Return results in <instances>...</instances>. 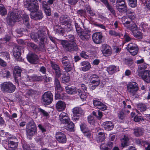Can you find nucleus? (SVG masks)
I'll use <instances>...</instances> for the list:
<instances>
[{
	"mask_svg": "<svg viewBox=\"0 0 150 150\" xmlns=\"http://www.w3.org/2000/svg\"><path fill=\"white\" fill-rule=\"evenodd\" d=\"M87 11L90 13L91 16H93L95 15V12L93 10H91V7L89 6H88L86 7Z\"/></svg>",
	"mask_w": 150,
	"mask_h": 150,
	"instance_id": "56",
	"label": "nucleus"
},
{
	"mask_svg": "<svg viewBox=\"0 0 150 150\" xmlns=\"http://www.w3.org/2000/svg\"><path fill=\"white\" fill-rule=\"evenodd\" d=\"M101 50L104 55L105 56L110 55L112 52L111 47L106 44L102 45Z\"/></svg>",
	"mask_w": 150,
	"mask_h": 150,
	"instance_id": "19",
	"label": "nucleus"
},
{
	"mask_svg": "<svg viewBox=\"0 0 150 150\" xmlns=\"http://www.w3.org/2000/svg\"><path fill=\"white\" fill-rule=\"evenodd\" d=\"M123 25L127 28L131 30H133L134 28H136V25L134 22H132L130 24V22L128 20L126 21Z\"/></svg>",
	"mask_w": 150,
	"mask_h": 150,
	"instance_id": "29",
	"label": "nucleus"
},
{
	"mask_svg": "<svg viewBox=\"0 0 150 150\" xmlns=\"http://www.w3.org/2000/svg\"><path fill=\"white\" fill-rule=\"evenodd\" d=\"M66 107L65 103L62 101H58L56 104V108L59 112H61L65 110Z\"/></svg>",
	"mask_w": 150,
	"mask_h": 150,
	"instance_id": "24",
	"label": "nucleus"
},
{
	"mask_svg": "<svg viewBox=\"0 0 150 150\" xmlns=\"http://www.w3.org/2000/svg\"><path fill=\"white\" fill-rule=\"evenodd\" d=\"M56 77L54 81V85L55 87V89L56 91H57L58 92H60L62 91V88L61 86L60 83L59 81L57 79V77Z\"/></svg>",
	"mask_w": 150,
	"mask_h": 150,
	"instance_id": "33",
	"label": "nucleus"
},
{
	"mask_svg": "<svg viewBox=\"0 0 150 150\" xmlns=\"http://www.w3.org/2000/svg\"><path fill=\"white\" fill-rule=\"evenodd\" d=\"M40 112H41L42 113V114H43L44 116H45L47 117H48V113L47 112L45 111L44 110H42L41 109H40Z\"/></svg>",
	"mask_w": 150,
	"mask_h": 150,
	"instance_id": "58",
	"label": "nucleus"
},
{
	"mask_svg": "<svg viewBox=\"0 0 150 150\" xmlns=\"http://www.w3.org/2000/svg\"><path fill=\"white\" fill-rule=\"evenodd\" d=\"M97 141L98 142H102L105 139V137L104 133L102 132H100L96 138Z\"/></svg>",
	"mask_w": 150,
	"mask_h": 150,
	"instance_id": "39",
	"label": "nucleus"
},
{
	"mask_svg": "<svg viewBox=\"0 0 150 150\" xmlns=\"http://www.w3.org/2000/svg\"><path fill=\"white\" fill-rule=\"evenodd\" d=\"M62 63L64 69L67 72H69L72 69V66L66 57H64L62 59Z\"/></svg>",
	"mask_w": 150,
	"mask_h": 150,
	"instance_id": "16",
	"label": "nucleus"
},
{
	"mask_svg": "<svg viewBox=\"0 0 150 150\" xmlns=\"http://www.w3.org/2000/svg\"><path fill=\"white\" fill-rule=\"evenodd\" d=\"M88 122L91 125H93L95 123L94 118L91 116H89L88 117Z\"/></svg>",
	"mask_w": 150,
	"mask_h": 150,
	"instance_id": "54",
	"label": "nucleus"
},
{
	"mask_svg": "<svg viewBox=\"0 0 150 150\" xmlns=\"http://www.w3.org/2000/svg\"><path fill=\"white\" fill-rule=\"evenodd\" d=\"M73 114L72 118L75 121L79 119L78 117L84 114L83 110L80 107H76L73 109Z\"/></svg>",
	"mask_w": 150,
	"mask_h": 150,
	"instance_id": "13",
	"label": "nucleus"
},
{
	"mask_svg": "<svg viewBox=\"0 0 150 150\" xmlns=\"http://www.w3.org/2000/svg\"><path fill=\"white\" fill-rule=\"evenodd\" d=\"M6 63L2 59L0 58V65L5 67L6 66Z\"/></svg>",
	"mask_w": 150,
	"mask_h": 150,
	"instance_id": "63",
	"label": "nucleus"
},
{
	"mask_svg": "<svg viewBox=\"0 0 150 150\" xmlns=\"http://www.w3.org/2000/svg\"><path fill=\"white\" fill-rule=\"evenodd\" d=\"M69 75L67 73H66L62 78V82L64 83H68L69 81Z\"/></svg>",
	"mask_w": 150,
	"mask_h": 150,
	"instance_id": "44",
	"label": "nucleus"
},
{
	"mask_svg": "<svg viewBox=\"0 0 150 150\" xmlns=\"http://www.w3.org/2000/svg\"><path fill=\"white\" fill-rule=\"evenodd\" d=\"M83 132L84 135L87 137L90 138L91 136V133L89 131H87L86 130V131H83Z\"/></svg>",
	"mask_w": 150,
	"mask_h": 150,
	"instance_id": "57",
	"label": "nucleus"
},
{
	"mask_svg": "<svg viewBox=\"0 0 150 150\" xmlns=\"http://www.w3.org/2000/svg\"><path fill=\"white\" fill-rule=\"evenodd\" d=\"M59 119L60 122L64 124H66L70 120L68 114L63 112H61L59 115Z\"/></svg>",
	"mask_w": 150,
	"mask_h": 150,
	"instance_id": "18",
	"label": "nucleus"
},
{
	"mask_svg": "<svg viewBox=\"0 0 150 150\" xmlns=\"http://www.w3.org/2000/svg\"><path fill=\"white\" fill-rule=\"evenodd\" d=\"M137 107L138 109L140 110L141 112L144 111L146 109L145 105L142 103L138 104L137 105Z\"/></svg>",
	"mask_w": 150,
	"mask_h": 150,
	"instance_id": "48",
	"label": "nucleus"
},
{
	"mask_svg": "<svg viewBox=\"0 0 150 150\" xmlns=\"http://www.w3.org/2000/svg\"><path fill=\"white\" fill-rule=\"evenodd\" d=\"M56 138L57 141L61 143H65L67 141V138L65 135L61 132H57Z\"/></svg>",
	"mask_w": 150,
	"mask_h": 150,
	"instance_id": "20",
	"label": "nucleus"
},
{
	"mask_svg": "<svg viewBox=\"0 0 150 150\" xmlns=\"http://www.w3.org/2000/svg\"><path fill=\"white\" fill-rule=\"evenodd\" d=\"M31 38L35 42L38 41L39 38L42 42H46V36L40 31H38V33H32L30 35Z\"/></svg>",
	"mask_w": 150,
	"mask_h": 150,
	"instance_id": "11",
	"label": "nucleus"
},
{
	"mask_svg": "<svg viewBox=\"0 0 150 150\" xmlns=\"http://www.w3.org/2000/svg\"><path fill=\"white\" fill-rule=\"evenodd\" d=\"M84 77L86 80L89 81V87L92 90L95 89L96 87L100 84L99 77L96 74L86 73Z\"/></svg>",
	"mask_w": 150,
	"mask_h": 150,
	"instance_id": "1",
	"label": "nucleus"
},
{
	"mask_svg": "<svg viewBox=\"0 0 150 150\" xmlns=\"http://www.w3.org/2000/svg\"><path fill=\"white\" fill-rule=\"evenodd\" d=\"M127 92L131 95L134 96L139 89L137 83L134 82H131L127 85Z\"/></svg>",
	"mask_w": 150,
	"mask_h": 150,
	"instance_id": "8",
	"label": "nucleus"
},
{
	"mask_svg": "<svg viewBox=\"0 0 150 150\" xmlns=\"http://www.w3.org/2000/svg\"><path fill=\"white\" fill-rule=\"evenodd\" d=\"M54 29L57 33H60L64 32L63 28L59 25H56L54 26Z\"/></svg>",
	"mask_w": 150,
	"mask_h": 150,
	"instance_id": "42",
	"label": "nucleus"
},
{
	"mask_svg": "<svg viewBox=\"0 0 150 150\" xmlns=\"http://www.w3.org/2000/svg\"><path fill=\"white\" fill-rule=\"evenodd\" d=\"M27 57L28 61L31 63L35 64L37 62L38 57L35 54L29 53Z\"/></svg>",
	"mask_w": 150,
	"mask_h": 150,
	"instance_id": "25",
	"label": "nucleus"
},
{
	"mask_svg": "<svg viewBox=\"0 0 150 150\" xmlns=\"http://www.w3.org/2000/svg\"><path fill=\"white\" fill-rule=\"evenodd\" d=\"M0 87L1 90L3 92L10 93L13 92L16 89L15 86L10 82L2 83L0 85Z\"/></svg>",
	"mask_w": 150,
	"mask_h": 150,
	"instance_id": "5",
	"label": "nucleus"
},
{
	"mask_svg": "<svg viewBox=\"0 0 150 150\" xmlns=\"http://www.w3.org/2000/svg\"><path fill=\"white\" fill-rule=\"evenodd\" d=\"M134 120L135 122H138L140 121H143L144 120L142 117H138L137 116H136L134 118Z\"/></svg>",
	"mask_w": 150,
	"mask_h": 150,
	"instance_id": "55",
	"label": "nucleus"
},
{
	"mask_svg": "<svg viewBox=\"0 0 150 150\" xmlns=\"http://www.w3.org/2000/svg\"><path fill=\"white\" fill-rule=\"evenodd\" d=\"M43 7L46 15L48 16H50L51 14L50 9L45 1L43 3Z\"/></svg>",
	"mask_w": 150,
	"mask_h": 150,
	"instance_id": "35",
	"label": "nucleus"
},
{
	"mask_svg": "<svg viewBox=\"0 0 150 150\" xmlns=\"http://www.w3.org/2000/svg\"><path fill=\"white\" fill-rule=\"evenodd\" d=\"M30 15L32 19L37 20L41 19L43 16L42 13L40 10L30 13Z\"/></svg>",
	"mask_w": 150,
	"mask_h": 150,
	"instance_id": "21",
	"label": "nucleus"
},
{
	"mask_svg": "<svg viewBox=\"0 0 150 150\" xmlns=\"http://www.w3.org/2000/svg\"><path fill=\"white\" fill-rule=\"evenodd\" d=\"M109 34L112 36H118L119 37L121 38L122 36H123V35L122 34L118 33L116 32L115 31L112 30H110L109 32Z\"/></svg>",
	"mask_w": 150,
	"mask_h": 150,
	"instance_id": "47",
	"label": "nucleus"
},
{
	"mask_svg": "<svg viewBox=\"0 0 150 150\" xmlns=\"http://www.w3.org/2000/svg\"><path fill=\"white\" fill-rule=\"evenodd\" d=\"M77 29V32L80 38L83 40H88L90 38V31L89 30H84L83 31L80 28Z\"/></svg>",
	"mask_w": 150,
	"mask_h": 150,
	"instance_id": "10",
	"label": "nucleus"
},
{
	"mask_svg": "<svg viewBox=\"0 0 150 150\" xmlns=\"http://www.w3.org/2000/svg\"><path fill=\"white\" fill-rule=\"evenodd\" d=\"M66 92L69 94H74L77 93L80 94L81 90L74 87L67 86L65 88Z\"/></svg>",
	"mask_w": 150,
	"mask_h": 150,
	"instance_id": "22",
	"label": "nucleus"
},
{
	"mask_svg": "<svg viewBox=\"0 0 150 150\" xmlns=\"http://www.w3.org/2000/svg\"><path fill=\"white\" fill-rule=\"evenodd\" d=\"M7 13V11L3 5L0 6V14L2 16H4Z\"/></svg>",
	"mask_w": 150,
	"mask_h": 150,
	"instance_id": "45",
	"label": "nucleus"
},
{
	"mask_svg": "<svg viewBox=\"0 0 150 150\" xmlns=\"http://www.w3.org/2000/svg\"><path fill=\"white\" fill-rule=\"evenodd\" d=\"M127 14L130 19L133 20L135 18V13L131 11H128L127 12Z\"/></svg>",
	"mask_w": 150,
	"mask_h": 150,
	"instance_id": "51",
	"label": "nucleus"
},
{
	"mask_svg": "<svg viewBox=\"0 0 150 150\" xmlns=\"http://www.w3.org/2000/svg\"><path fill=\"white\" fill-rule=\"evenodd\" d=\"M1 55L4 57L6 58L7 59L9 58V54L7 52H4L2 53Z\"/></svg>",
	"mask_w": 150,
	"mask_h": 150,
	"instance_id": "60",
	"label": "nucleus"
},
{
	"mask_svg": "<svg viewBox=\"0 0 150 150\" xmlns=\"http://www.w3.org/2000/svg\"><path fill=\"white\" fill-rule=\"evenodd\" d=\"M143 132V130L141 128L136 127L134 129V134L137 137H139L142 135Z\"/></svg>",
	"mask_w": 150,
	"mask_h": 150,
	"instance_id": "38",
	"label": "nucleus"
},
{
	"mask_svg": "<svg viewBox=\"0 0 150 150\" xmlns=\"http://www.w3.org/2000/svg\"><path fill=\"white\" fill-rule=\"evenodd\" d=\"M36 141L41 145L43 144V139L40 137H38L36 138Z\"/></svg>",
	"mask_w": 150,
	"mask_h": 150,
	"instance_id": "59",
	"label": "nucleus"
},
{
	"mask_svg": "<svg viewBox=\"0 0 150 150\" xmlns=\"http://www.w3.org/2000/svg\"><path fill=\"white\" fill-rule=\"evenodd\" d=\"M87 94V93L85 92H83L81 91L80 94L79 95L80 96V98L82 99V100L84 101L86 100Z\"/></svg>",
	"mask_w": 150,
	"mask_h": 150,
	"instance_id": "50",
	"label": "nucleus"
},
{
	"mask_svg": "<svg viewBox=\"0 0 150 150\" xmlns=\"http://www.w3.org/2000/svg\"><path fill=\"white\" fill-rule=\"evenodd\" d=\"M129 143V139L127 136H124L121 139L122 146L123 147L128 146Z\"/></svg>",
	"mask_w": 150,
	"mask_h": 150,
	"instance_id": "36",
	"label": "nucleus"
},
{
	"mask_svg": "<svg viewBox=\"0 0 150 150\" xmlns=\"http://www.w3.org/2000/svg\"><path fill=\"white\" fill-rule=\"evenodd\" d=\"M147 67L146 65H140L138 70V76L141 77L145 82L150 83V71H144Z\"/></svg>",
	"mask_w": 150,
	"mask_h": 150,
	"instance_id": "3",
	"label": "nucleus"
},
{
	"mask_svg": "<svg viewBox=\"0 0 150 150\" xmlns=\"http://www.w3.org/2000/svg\"><path fill=\"white\" fill-rule=\"evenodd\" d=\"M51 63L52 68L55 70L56 76L59 77L62 74V72L59 67L55 63Z\"/></svg>",
	"mask_w": 150,
	"mask_h": 150,
	"instance_id": "28",
	"label": "nucleus"
},
{
	"mask_svg": "<svg viewBox=\"0 0 150 150\" xmlns=\"http://www.w3.org/2000/svg\"><path fill=\"white\" fill-rule=\"evenodd\" d=\"M129 4L132 7H134L137 6V0H128Z\"/></svg>",
	"mask_w": 150,
	"mask_h": 150,
	"instance_id": "52",
	"label": "nucleus"
},
{
	"mask_svg": "<svg viewBox=\"0 0 150 150\" xmlns=\"http://www.w3.org/2000/svg\"><path fill=\"white\" fill-rule=\"evenodd\" d=\"M11 38V35H10V36H9L8 35H7L4 38V40L5 41H6V42L8 41Z\"/></svg>",
	"mask_w": 150,
	"mask_h": 150,
	"instance_id": "64",
	"label": "nucleus"
},
{
	"mask_svg": "<svg viewBox=\"0 0 150 150\" xmlns=\"http://www.w3.org/2000/svg\"><path fill=\"white\" fill-rule=\"evenodd\" d=\"M21 70L19 67L16 66L14 67L13 71V75L15 80L18 77V76H21Z\"/></svg>",
	"mask_w": 150,
	"mask_h": 150,
	"instance_id": "34",
	"label": "nucleus"
},
{
	"mask_svg": "<svg viewBox=\"0 0 150 150\" xmlns=\"http://www.w3.org/2000/svg\"><path fill=\"white\" fill-rule=\"evenodd\" d=\"M117 8L120 12H126L127 11L125 0H117L116 3Z\"/></svg>",
	"mask_w": 150,
	"mask_h": 150,
	"instance_id": "14",
	"label": "nucleus"
},
{
	"mask_svg": "<svg viewBox=\"0 0 150 150\" xmlns=\"http://www.w3.org/2000/svg\"><path fill=\"white\" fill-rule=\"evenodd\" d=\"M141 28H142L143 32H148V27L147 24L144 22L141 23Z\"/></svg>",
	"mask_w": 150,
	"mask_h": 150,
	"instance_id": "49",
	"label": "nucleus"
},
{
	"mask_svg": "<svg viewBox=\"0 0 150 150\" xmlns=\"http://www.w3.org/2000/svg\"><path fill=\"white\" fill-rule=\"evenodd\" d=\"M68 41L67 40L61 41V44L63 47L68 51L76 50L77 47L75 42V38L73 35H69L68 37Z\"/></svg>",
	"mask_w": 150,
	"mask_h": 150,
	"instance_id": "2",
	"label": "nucleus"
},
{
	"mask_svg": "<svg viewBox=\"0 0 150 150\" xmlns=\"http://www.w3.org/2000/svg\"><path fill=\"white\" fill-rule=\"evenodd\" d=\"M13 54L16 59L19 58L21 55V51L20 49L16 47L14 48L13 50Z\"/></svg>",
	"mask_w": 150,
	"mask_h": 150,
	"instance_id": "40",
	"label": "nucleus"
},
{
	"mask_svg": "<svg viewBox=\"0 0 150 150\" xmlns=\"http://www.w3.org/2000/svg\"><path fill=\"white\" fill-rule=\"evenodd\" d=\"M25 5L31 13L36 12L38 9L37 1L35 0H28L26 2Z\"/></svg>",
	"mask_w": 150,
	"mask_h": 150,
	"instance_id": "6",
	"label": "nucleus"
},
{
	"mask_svg": "<svg viewBox=\"0 0 150 150\" xmlns=\"http://www.w3.org/2000/svg\"><path fill=\"white\" fill-rule=\"evenodd\" d=\"M3 145L7 150H12L16 149L18 146L16 142L12 141H4L3 142Z\"/></svg>",
	"mask_w": 150,
	"mask_h": 150,
	"instance_id": "12",
	"label": "nucleus"
},
{
	"mask_svg": "<svg viewBox=\"0 0 150 150\" xmlns=\"http://www.w3.org/2000/svg\"><path fill=\"white\" fill-rule=\"evenodd\" d=\"M66 124H67V126L66 128L67 130L70 131L73 130L74 127V124L70 120Z\"/></svg>",
	"mask_w": 150,
	"mask_h": 150,
	"instance_id": "41",
	"label": "nucleus"
},
{
	"mask_svg": "<svg viewBox=\"0 0 150 150\" xmlns=\"http://www.w3.org/2000/svg\"><path fill=\"white\" fill-rule=\"evenodd\" d=\"M53 95L50 91L45 92L42 96V100L44 104L48 105L52 102Z\"/></svg>",
	"mask_w": 150,
	"mask_h": 150,
	"instance_id": "9",
	"label": "nucleus"
},
{
	"mask_svg": "<svg viewBox=\"0 0 150 150\" xmlns=\"http://www.w3.org/2000/svg\"><path fill=\"white\" fill-rule=\"evenodd\" d=\"M81 65L83 66L81 68L82 71H86L89 70L91 68V65L88 62L83 61L81 63Z\"/></svg>",
	"mask_w": 150,
	"mask_h": 150,
	"instance_id": "27",
	"label": "nucleus"
},
{
	"mask_svg": "<svg viewBox=\"0 0 150 150\" xmlns=\"http://www.w3.org/2000/svg\"><path fill=\"white\" fill-rule=\"evenodd\" d=\"M60 22L62 24H66L68 25V26L70 27V20L69 18L67 16H62L60 18Z\"/></svg>",
	"mask_w": 150,
	"mask_h": 150,
	"instance_id": "26",
	"label": "nucleus"
},
{
	"mask_svg": "<svg viewBox=\"0 0 150 150\" xmlns=\"http://www.w3.org/2000/svg\"><path fill=\"white\" fill-rule=\"evenodd\" d=\"M113 144L112 142H109L106 144H102L100 145L101 150H111L112 146Z\"/></svg>",
	"mask_w": 150,
	"mask_h": 150,
	"instance_id": "32",
	"label": "nucleus"
},
{
	"mask_svg": "<svg viewBox=\"0 0 150 150\" xmlns=\"http://www.w3.org/2000/svg\"><path fill=\"white\" fill-rule=\"evenodd\" d=\"M80 55L82 58L85 59L88 58L89 57L88 54L86 52L84 51H82Z\"/></svg>",
	"mask_w": 150,
	"mask_h": 150,
	"instance_id": "53",
	"label": "nucleus"
},
{
	"mask_svg": "<svg viewBox=\"0 0 150 150\" xmlns=\"http://www.w3.org/2000/svg\"><path fill=\"white\" fill-rule=\"evenodd\" d=\"M137 29V26H136V28H134L133 30H131L134 36L135 37L138 38H142V33L140 31L137 30H136Z\"/></svg>",
	"mask_w": 150,
	"mask_h": 150,
	"instance_id": "37",
	"label": "nucleus"
},
{
	"mask_svg": "<svg viewBox=\"0 0 150 150\" xmlns=\"http://www.w3.org/2000/svg\"><path fill=\"white\" fill-rule=\"evenodd\" d=\"M86 125L85 124H82L80 125V128L81 130L83 132V131H86Z\"/></svg>",
	"mask_w": 150,
	"mask_h": 150,
	"instance_id": "62",
	"label": "nucleus"
},
{
	"mask_svg": "<svg viewBox=\"0 0 150 150\" xmlns=\"http://www.w3.org/2000/svg\"><path fill=\"white\" fill-rule=\"evenodd\" d=\"M23 19L25 25L27 26H28L29 24V17L26 14H24Z\"/></svg>",
	"mask_w": 150,
	"mask_h": 150,
	"instance_id": "43",
	"label": "nucleus"
},
{
	"mask_svg": "<svg viewBox=\"0 0 150 150\" xmlns=\"http://www.w3.org/2000/svg\"><path fill=\"white\" fill-rule=\"evenodd\" d=\"M119 70L118 67L114 65H110L108 67L107 69V71L110 74H112L115 72Z\"/></svg>",
	"mask_w": 150,
	"mask_h": 150,
	"instance_id": "31",
	"label": "nucleus"
},
{
	"mask_svg": "<svg viewBox=\"0 0 150 150\" xmlns=\"http://www.w3.org/2000/svg\"><path fill=\"white\" fill-rule=\"evenodd\" d=\"M79 0H68L69 3L71 4H75Z\"/></svg>",
	"mask_w": 150,
	"mask_h": 150,
	"instance_id": "61",
	"label": "nucleus"
},
{
	"mask_svg": "<svg viewBox=\"0 0 150 150\" xmlns=\"http://www.w3.org/2000/svg\"><path fill=\"white\" fill-rule=\"evenodd\" d=\"M93 104L94 106L102 110H105L107 109L106 106L98 99H95L93 100Z\"/></svg>",
	"mask_w": 150,
	"mask_h": 150,
	"instance_id": "23",
	"label": "nucleus"
},
{
	"mask_svg": "<svg viewBox=\"0 0 150 150\" xmlns=\"http://www.w3.org/2000/svg\"><path fill=\"white\" fill-rule=\"evenodd\" d=\"M104 128L108 131L112 130L114 127V125L111 121H106L103 123Z\"/></svg>",
	"mask_w": 150,
	"mask_h": 150,
	"instance_id": "30",
	"label": "nucleus"
},
{
	"mask_svg": "<svg viewBox=\"0 0 150 150\" xmlns=\"http://www.w3.org/2000/svg\"><path fill=\"white\" fill-rule=\"evenodd\" d=\"M36 127L35 123L33 121H31L27 125L26 130L27 137L29 139L35 133Z\"/></svg>",
	"mask_w": 150,
	"mask_h": 150,
	"instance_id": "7",
	"label": "nucleus"
},
{
	"mask_svg": "<svg viewBox=\"0 0 150 150\" xmlns=\"http://www.w3.org/2000/svg\"><path fill=\"white\" fill-rule=\"evenodd\" d=\"M103 3H104L108 9L113 14H114V11L112 7L110 6L107 0H100Z\"/></svg>",
	"mask_w": 150,
	"mask_h": 150,
	"instance_id": "46",
	"label": "nucleus"
},
{
	"mask_svg": "<svg viewBox=\"0 0 150 150\" xmlns=\"http://www.w3.org/2000/svg\"><path fill=\"white\" fill-rule=\"evenodd\" d=\"M103 36L101 33H95L92 35V39L94 43L96 44H100L102 42Z\"/></svg>",
	"mask_w": 150,
	"mask_h": 150,
	"instance_id": "17",
	"label": "nucleus"
},
{
	"mask_svg": "<svg viewBox=\"0 0 150 150\" xmlns=\"http://www.w3.org/2000/svg\"><path fill=\"white\" fill-rule=\"evenodd\" d=\"M127 50L132 55H136L138 51L137 46L132 43L129 44L127 47Z\"/></svg>",
	"mask_w": 150,
	"mask_h": 150,
	"instance_id": "15",
	"label": "nucleus"
},
{
	"mask_svg": "<svg viewBox=\"0 0 150 150\" xmlns=\"http://www.w3.org/2000/svg\"><path fill=\"white\" fill-rule=\"evenodd\" d=\"M21 19L20 17L16 13V11L13 10L12 12L10 11L7 17V22L8 25L12 26L15 23Z\"/></svg>",
	"mask_w": 150,
	"mask_h": 150,
	"instance_id": "4",
	"label": "nucleus"
}]
</instances>
